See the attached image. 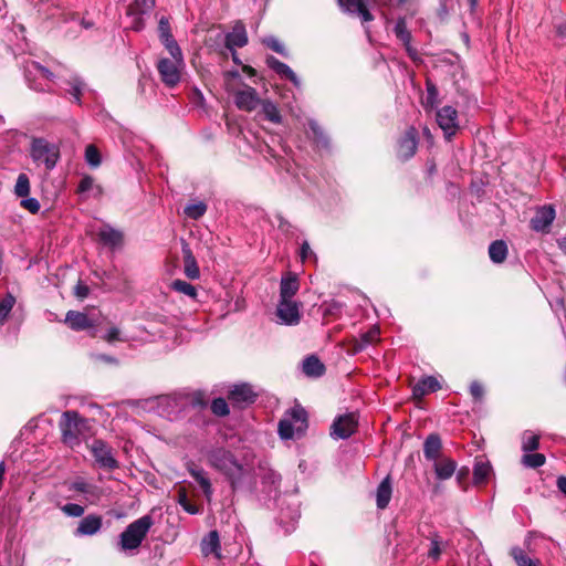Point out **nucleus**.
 Here are the masks:
<instances>
[{"mask_svg": "<svg viewBox=\"0 0 566 566\" xmlns=\"http://www.w3.org/2000/svg\"><path fill=\"white\" fill-rule=\"evenodd\" d=\"M208 464L229 483L233 493H252L256 486L255 469L245 458L239 459L223 447H213L207 452Z\"/></svg>", "mask_w": 566, "mask_h": 566, "instance_id": "nucleus-1", "label": "nucleus"}, {"mask_svg": "<svg viewBox=\"0 0 566 566\" xmlns=\"http://www.w3.org/2000/svg\"><path fill=\"white\" fill-rule=\"evenodd\" d=\"M62 442L70 448L80 446L81 440L91 434V426L75 410L62 413L60 423Z\"/></svg>", "mask_w": 566, "mask_h": 566, "instance_id": "nucleus-2", "label": "nucleus"}, {"mask_svg": "<svg viewBox=\"0 0 566 566\" xmlns=\"http://www.w3.org/2000/svg\"><path fill=\"white\" fill-rule=\"evenodd\" d=\"M153 517L144 515L130 523L119 535V548L124 552L137 549L153 526Z\"/></svg>", "mask_w": 566, "mask_h": 566, "instance_id": "nucleus-3", "label": "nucleus"}, {"mask_svg": "<svg viewBox=\"0 0 566 566\" xmlns=\"http://www.w3.org/2000/svg\"><path fill=\"white\" fill-rule=\"evenodd\" d=\"M437 123L442 129L447 140H451L460 128L458 111L450 105H446L437 111Z\"/></svg>", "mask_w": 566, "mask_h": 566, "instance_id": "nucleus-4", "label": "nucleus"}, {"mask_svg": "<svg viewBox=\"0 0 566 566\" xmlns=\"http://www.w3.org/2000/svg\"><path fill=\"white\" fill-rule=\"evenodd\" d=\"M184 66V61L169 60L163 57L157 63V70L161 82L168 87H175L181 78L180 70Z\"/></svg>", "mask_w": 566, "mask_h": 566, "instance_id": "nucleus-5", "label": "nucleus"}, {"mask_svg": "<svg viewBox=\"0 0 566 566\" xmlns=\"http://www.w3.org/2000/svg\"><path fill=\"white\" fill-rule=\"evenodd\" d=\"M301 303L293 300H280L276 306V316L281 324L297 325L301 321Z\"/></svg>", "mask_w": 566, "mask_h": 566, "instance_id": "nucleus-6", "label": "nucleus"}, {"mask_svg": "<svg viewBox=\"0 0 566 566\" xmlns=\"http://www.w3.org/2000/svg\"><path fill=\"white\" fill-rule=\"evenodd\" d=\"M357 428L355 413H346L337 417L331 426V436L334 439H348Z\"/></svg>", "mask_w": 566, "mask_h": 566, "instance_id": "nucleus-7", "label": "nucleus"}, {"mask_svg": "<svg viewBox=\"0 0 566 566\" xmlns=\"http://www.w3.org/2000/svg\"><path fill=\"white\" fill-rule=\"evenodd\" d=\"M91 452L101 468L107 470L118 468V462L114 458L112 449L103 440H94L91 444Z\"/></svg>", "mask_w": 566, "mask_h": 566, "instance_id": "nucleus-8", "label": "nucleus"}, {"mask_svg": "<svg viewBox=\"0 0 566 566\" xmlns=\"http://www.w3.org/2000/svg\"><path fill=\"white\" fill-rule=\"evenodd\" d=\"M60 159V145L38 138V163H44L45 168L51 170Z\"/></svg>", "mask_w": 566, "mask_h": 566, "instance_id": "nucleus-9", "label": "nucleus"}, {"mask_svg": "<svg viewBox=\"0 0 566 566\" xmlns=\"http://www.w3.org/2000/svg\"><path fill=\"white\" fill-rule=\"evenodd\" d=\"M555 217L556 211L552 205L538 207L535 216L531 219V228L536 232H548Z\"/></svg>", "mask_w": 566, "mask_h": 566, "instance_id": "nucleus-10", "label": "nucleus"}, {"mask_svg": "<svg viewBox=\"0 0 566 566\" xmlns=\"http://www.w3.org/2000/svg\"><path fill=\"white\" fill-rule=\"evenodd\" d=\"M418 147V132L415 127H409L403 136L398 142L397 156L401 160H408L417 151Z\"/></svg>", "mask_w": 566, "mask_h": 566, "instance_id": "nucleus-11", "label": "nucleus"}, {"mask_svg": "<svg viewBox=\"0 0 566 566\" xmlns=\"http://www.w3.org/2000/svg\"><path fill=\"white\" fill-rule=\"evenodd\" d=\"M260 103L256 90L251 86L244 85V88L234 93V104L241 111L252 112Z\"/></svg>", "mask_w": 566, "mask_h": 566, "instance_id": "nucleus-12", "label": "nucleus"}, {"mask_svg": "<svg viewBox=\"0 0 566 566\" xmlns=\"http://www.w3.org/2000/svg\"><path fill=\"white\" fill-rule=\"evenodd\" d=\"M259 469H260V478H261V483L263 485V491L269 496H276V494L279 493V490H280V485H281V480H282L281 474H279L273 469H271L266 465H263V464H259Z\"/></svg>", "mask_w": 566, "mask_h": 566, "instance_id": "nucleus-13", "label": "nucleus"}, {"mask_svg": "<svg viewBox=\"0 0 566 566\" xmlns=\"http://www.w3.org/2000/svg\"><path fill=\"white\" fill-rule=\"evenodd\" d=\"M248 44V33L242 21H237L232 30L224 35V46L229 51L237 48H243Z\"/></svg>", "mask_w": 566, "mask_h": 566, "instance_id": "nucleus-14", "label": "nucleus"}, {"mask_svg": "<svg viewBox=\"0 0 566 566\" xmlns=\"http://www.w3.org/2000/svg\"><path fill=\"white\" fill-rule=\"evenodd\" d=\"M103 525V517L97 514H88L83 517L74 531V536H93L97 534Z\"/></svg>", "mask_w": 566, "mask_h": 566, "instance_id": "nucleus-15", "label": "nucleus"}, {"mask_svg": "<svg viewBox=\"0 0 566 566\" xmlns=\"http://www.w3.org/2000/svg\"><path fill=\"white\" fill-rule=\"evenodd\" d=\"M339 8L347 13H357L363 22L374 19L366 6V0H337Z\"/></svg>", "mask_w": 566, "mask_h": 566, "instance_id": "nucleus-16", "label": "nucleus"}, {"mask_svg": "<svg viewBox=\"0 0 566 566\" xmlns=\"http://www.w3.org/2000/svg\"><path fill=\"white\" fill-rule=\"evenodd\" d=\"M229 400L239 406L254 402L255 394L248 384L234 385L229 391Z\"/></svg>", "mask_w": 566, "mask_h": 566, "instance_id": "nucleus-17", "label": "nucleus"}, {"mask_svg": "<svg viewBox=\"0 0 566 566\" xmlns=\"http://www.w3.org/2000/svg\"><path fill=\"white\" fill-rule=\"evenodd\" d=\"M200 551L205 557L213 555L216 558H221V544L219 533L213 530L210 531L200 543Z\"/></svg>", "mask_w": 566, "mask_h": 566, "instance_id": "nucleus-18", "label": "nucleus"}, {"mask_svg": "<svg viewBox=\"0 0 566 566\" xmlns=\"http://www.w3.org/2000/svg\"><path fill=\"white\" fill-rule=\"evenodd\" d=\"M266 65L275 73H277L281 77L291 81L296 87L301 86L300 78L287 64L270 55L266 57Z\"/></svg>", "mask_w": 566, "mask_h": 566, "instance_id": "nucleus-19", "label": "nucleus"}, {"mask_svg": "<svg viewBox=\"0 0 566 566\" xmlns=\"http://www.w3.org/2000/svg\"><path fill=\"white\" fill-rule=\"evenodd\" d=\"M395 35L399 41H401L406 48L408 55L415 60L417 56V50L411 46V33L407 29V23L405 18H398L395 28Z\"/></svg>", "mask_w": 566, "mask_h": 566, "instance_id": "nucleus-20", "label": "nucleus"}, {"mask_svg": "<svg viewBox=\"0 0 566 566\" xmlns=\"http://www.w3.org/2000/svg\"><path fill=\"white\" fill-rule=\"evenodd\" d=\"M65 323L75 332L85 331L94 326L93 321L87 314L77 311H69L65 316Z\"/></svg>", "mask_w": 566, "mask_h": 566, "instance_id": "nucleus-21", "label": "nucleus"}, {"mask_svg": "<svg viewBox=\"0 0 566 566\" xmlns=\"http://www.w3.org/2000/svg\"><path fill=\"white\" fill-rule=\"evenodd\" d=\"M442 441L439 434H429L423 442V455L428 461H437L441 457Z\"/></svg>", "mask_w": 566, "mask_h": 566, "instance_id": "nucleus-22", "label": "nucleus"}, {"mask_svg": "<svg viewBox=\"0 0 566 566\" xmlns=\"http://www.w3.org/2000/svg\"><path fill=\"white\" fill-rule=\"evenodd\" d=\"M441 388L439 381L432 377L428 376L419 380L412 388V396L415 398H422L423 396L434 392Z\"/></svg>", "mask_w": 566, "mask_h": 566, "instance_id": "nucleus-23", "label": "nucleus"}, {"mask_svg": "<svg viewBox=\"0 0 566 566\" xmlns=\"http://www.w3.org/2000/svg\"><path fill=\"white\" fill-rule=\"evenodd\" d=\"M433 469L437 479L448 480L454 474L457 463L450 458H440L433 462Z\"/></svg>", "mask_w": 566, "mask_h": 566, "instance_id": "nucleus-24", "label": "nucleus"}, {"mask_svg": "<svg viewBox=\"0 0 566 566\" xmlns=\"http://www.w3.org/2000/svg\"><path fill=\"white\" fill-rule=\"evenodd\" d=\"M300 289L296 275L283 276L280 282V300H292Z\"/></svg>", "mask_w": 566, "mask_h": 566, "instance_id": "nucleus-25", "label": "nucleus"}, {"mask_svg": "<svg viewBox=\"0 0 566 566\" xmlns=\"http://www.w3.org/2000/svg\"><path fill=\"white\" fill-rule=\"evenodd\" d=\"M99 240L111 248H115L122 244L123 233L111 226H104L98 231Z\"/></svg>", "mask_w": 566, "mask_h": 566, "instance_id": "nucleus-26", "label": "nucleus"}, {"mask_svg": "<svg viewBox=\"0 0 566 566\" xmlns=\"http://www.w3.org/2000/svg\"><path fill=\"white\" fill-rule=\"evenodd\" d=\"M392 488L390 476H386L378 485L376 492L377 507L384 510L388 506L391 499Z\"/></svg>", "mask_w": 566, "mask_h": 566, "instance_id": "nucleus-27", "label": "nucleus"}, {"mask_svg": "<svg viewBox=\"0 0 566 566\" xmlns=\"http://www.w3.org/2000/svg\"><path fill=\"white\" fill-rule=\"evenodd\" d=\"M184 254V263H185V274L190 280H197L200 276L199 266L197 264L196 258L193 256L188 244H184L182 247Z\"/></svg>", "mask_w": 566, "mask_h": 566, "instance_id": "nucleus-28", "label": "nucleus"}, {"mask_svg": "<svg viewBox=\"0 0 566 566\" xmlns=\"http://www.w3.org/2000/svg\"><path fill=\"white\" fill-rule=\"evenodd\" d=\"M190 475L196 480V482L199 484L200 489L202 490L206 499L210 501L213 489L211 485V482L209 478L207 476V473L203 469L200 468H192L189 470Z\"/></svg>", "mask_w": 566, "mask_h": 566, "instance_id": "nucleus-29", "label": "nucleus"}, {"mask_svg": "<svg viewBox=\"0 0 566 566\" xmlns=\"http://www.w3.org/2000/svg\"><path fill=\"white\" fill-rule=\"evenodd\" d=\"M303 373L308 377H321L325 373L324 364L315 355L303 360Z\"/></svg>", "mask_w": 566, "mask_h": 566, "instance_id": "nucleus-30", "label": "nucleus"}, {"mask_svg": "<svg viewBox=\"0 0 566 566\" xmlns=\"http://www.w3.org/2000/svg\"><path fill=\"white\" fill-rule=\"evenodd\" d=\"M19 64L24 74L25 82L28 83L31 90L34 88L35 77V61L31 54L20 56Z\"/></svg>", "mask_w": 566, "mask_h": 566, "instance_id": "nucleus-31", "label": "nucleus"}, {"mask_svg": "<svg viewBox=\"0 0 566 566\" xmlns=\"http://www.w3.org/2000/svg\"><path fill=\"white\" fill-rule=\"evenodd\" d=\"M285 418L292 419V422L296 426L297 433H303L307 427V412L301 407L292 408Z\"/></svg>", "mask_w": 566, "mask_h": 566, "instance_id": "nucleus-32", "label": "nucleus"}, {"mask_svg": "<svg viewBox=\"0 0 566 566\" xmlns=\"http://www.w3.org/2000/svg\"><path fill=\"white\" fill-rule=\"evenodd\" d=\"M77 192L81 195L91 193V196L97 198L102 196L103 189L99 185H95L92 176H84L78 184Z\"/></svg>", "mask_w": 566, "mask_h": 566, "instance_id": "nucleus-33", "label": "nucleus"}, {"mask_svg": "<svg viewBox=\"0 0 566 566\" xmlns=\"http://www.w3.org/2000/svg\"><path fill=\"white\" fill-rule=\"evenodd\" d=\"M489 255L492 262L502 263L507 255V245L503 240H495L489 247Z\"/></svg>", "mask_w": 566, "mask_h": 566, "instance_id": "nucleus-34", "label": "nucleus"}, {"mask_svg": "<svg viewBox=\"0 0 566 566\" xmlns=\"http://www.w3.org/2000/svg\"><path fill=\"white\" fill-rule=\"evenodd\" d=\"M511 556L513 557L514 562L517 566H542V563L539 559L531 558L524 549H522L518 546H514L511 548Z\"/></svg>", "mask_w": 566, "mask_h": 566, "instance_id": "nucleus-35", "label": "nucleus"}, {"mask_svg": "<svg viewBox=\"0 0 566 566\" xmlns=\"http://www.w3.org/2000/svg\"><path fill=\"white\" fill-rule=\"evenodd\" d=\"M64 82L70 86L69 93L72 95L75 103L81 105V96L85 88L84 81L77 75H71L70 78L64 80Z\"/></svg>", "mask_w": 566, "mask_h": 566, "instance_id": "nucleus-36", "label": "nucleus"}, {"mask_svg": "<svg viewBox=\"0 0 566 566\" xmlns=\"http://www.w3.org/2000/svg\"><path fill=\"white\" fill-rule=\"evenodd\" d=\"M521 448L524 453L534 452L539 448V434L525 430L521 437Z\"/></svg>", "mask_w": 566, "mask_h": 566, "instance_id": "nucleus-37", "label": "nucleus"}, {"mask_svg": "<svg viewBox=\"0 0 566 566\" xmlns=\"http://www.w3.org/2000/svg\"><path fill=\"white\" fill-rule=\"evenodd\" d=\"M262 113L265 118L274 124H280L282 122V116L276 105L269 99L261 101Z\"/></svg>", "mask_w": 566, "mask_h": 566, "instance_id": "nucleus-38", "label": "nucleus"}, {"mask_svg": "<svg viewBox=\"0 0 566 566\" xmlns=\"http://www.w3.org/2000/svg\"><path fill=\"white\" fill-rule=\"evenodd\" d=\"M546 457L543 453L527 452L521 458V463L525 468L537 469L545 464Z\"/></svg>", "mask_w": 566, "mask_h": 566, "instance_id": "nucleus-39", "label": "nucleus"}, {"mask_svg": "<svg viewBox=\"0 0 566 566\" xmlns=\"http://www.w3.org/2000/svg\"><path fill=\"white\" fill-rule=\"evenodd\" d=\"M491 465L489 462H484V461H479L475 463L474 465V469H473V480H474V483L475 484H481V483H484L490 473H491Z\"/></svg>", "mask_w": 566, "mask_h": 566, "instance_id": "nucleus-40", "label": "nucleus"}, {"mask_svg": "<svg viewBox=\"0 0 566 566\" xmlns=\"http://www.w3.org/2000/svg\"><path fill=\"white\" fill-rule=\"evenodd\" d=\"M207 212V205L203 201H195L191 203H188L185 209L184 213L193 220L200 219L205 213Z\"/></svg>", "mask_w": 566, "mask_h": 566, "instance_id": "nucleus-41", "label": "nucleus"}, {"mask_svg": "<svg viewBox=\"0 0 566 566\" xmlns=\"http://www.w3.org/2000/svg\"><path fill=\"white\" fill-rule=\"evenodd\" d=\"M379 335V331L377 328H373L367 333H364L358 340L355 342L354 352L358 353L364 350L367 346L373 344Z\"/></svg>", "mask_w": 566, "mask_h": 566, "instance_id": "nucleus-42", "label": "nucleus"}, {"mask_svg": "<svg viewBox=\"0 0 566 566\" xmlns=\"http://www.w3.org/2000/svg\"><path fill=\"white\" fill-rule=\"evenodd\" d=\"M446 543L441 539L438 534H433L430 538V548L428 551V557L432 560H438L442 554Z\"/></svg>", "mask_w": 566, "mask_h": 566, "instance_id": "nucleus-43", "label": "nucleus"}, {"mask_svg": "<svg viewBox=\"0 0 566 566\" xmlns=\"http://www.w3.org/2000/svg\"><path fill=\"white\" fill-rule=\"evenodd\" d=\"M160 41L165 45L166 50L169 52V54L171 55V57L174 60L179 61V62L184 61L182 51H181L179 44L177 43V41L175 40L174 35L163 39Z\"/></svg>", "mask_w": 566, "mask_h": 566, "instance_id": "nucleus-44", "label": "nucleus"}, {"mask_svg": "<svg viewBox=\"0 0 566 566\" xmlns=\"http://www.w3.org/2000/svg\"><path fill=\"white\" fill-rule=\"evenodd\" d=\"M146 14V12H139L137 9L128 7L127 9V15L130 18V24L129 28L134 31H140L145 27V20L143 15Z\"/></svg>", "mask_w": 566, "mask_h": 566, "instance_id": "nucleus-45", "label": "nucleus"}, {"mask_svg": "<svg viewBox=\"0 0 566 566\" xmlns=\"http://www.w3.org/2000/svg\"><path fill=\"white\" fill-rule=\"evenodd\" d=\"M171 287L174 291L178 292V293H181V294H185L191 298H196L197 296V290L196 287L186 282V281H182V280H175L172 281L171 283Z\"/></svg>", "mask_w": 566, "mask_h": 566, "instance_id": "nucleus-46", "label": "nucleus"}, {"mask_svg": "<svg viewBox=\"0 0 566 566\" xmlns=\"http://www.w3.org/2000/svg\"><path fill=\"white\" fill-rule=\"evenodd\" d=\"M296 432V426L292 422V419L285 417L279 422V434L282 439H292Z\"/></svg>", "mask_w": 566, "mask_h": 566, "instance_id": "nucleus-47", "label": "nucleus"}, {"mask_svg": "<svg viewBox=\"0 0 566 566\" xmlns=\"http://www.w3.org/2000/svg\"><path fill=\"white\" fill-rule=\"evenodd\" d=\"M14 193L17 195V197L20 198H24L30 193V180L25 174H20L18 176L14 186Z\"/></svg>", "mask_w": 566, "mask_h": 566, "instance_id": "nucleus-48", "label": "nucleus"}, {"mask_svg": "<svg viewBox=\"0 0 566 566\" xmlns=\"http://www.w3.org/2000/svg\"><path fill=\"white\" fill-rule=\"evenodd\" d=\"M14 302H15L14 297L10 294H8L3 298H0V324L1 325L8 318V315L10 314V312L14 305Z\"/></svg>", "mask_w": 566, "mask_h": 566, "instance_id": "nucleus-49", "label": "nucleus"}, {"mask_svg": "<svg viewBox=\"0 0 566 566\" xmlns=\"http://www.w3.org/2000/svg\"><path fill=\"white\" fill-rule=\"evenodd\" d=\"M427 96H426V101L423 103L424 107L428 108H433L434 106H437L438 104V88L437 86L431 82V81H427Z\"/></svg>", "mask_w": 566, "mask_h": 566, "instance_id": "nucleus-50", "label": "nucleus"}, {"mask_svg": "<svg viewBox=\"0 0 566 566\" xmlns=\"http://www.w3.org/2000/svg\"><path fill=\"white\" fill-rule=\"evenodd\" d=\"M85 160L92 167H98L101 165V155L94 145L86 146Z\"/></svg>", "mask_w": 566, "mask_h": 566, "instance_id": "nucleus-51", "label": "nucleus"}, {"mask_svg": "<svg viewBox=\"0 0 566 566\" xmlns=\"http://www.w3.org/2000/svg\"><path fill=\"white\" fill-rule=\"evenodd\" d=\"M211 411L220 417H224L230 412L228 403L223 398H216L212 400Z\"/></svg>", "mask_w": 566, "mask_h": 566, "instance_id": "nucleus-52", "label": "nucleus"}, {"mask_svg": "<svg viewBox=\"0 0 566 566\" xmlns=\"http://www.w3.org/2000/svg\"><path fill=\"white\" fill-rule=\"evenodd\" d=\"M61 77L60 73L50 71L48 67L42 66L38 63V82L48 81L54 83V78ZM40 83H38L39 85Z\"/></svg>", "mask_w": 566, "mask_h": 566, "instance_id": "nucleus-53", "label": "nucleus"}, {"mask_svg": "<svg viewBox=\"0 0 566 566\" xmlns=\"http://www.w3.org/2000/svg\"><path fill=\"white\" fill-rule=\"evenodd\" d=\"M308 126H310L312 133L315 136L316 143L321 144L323 146H327V144H328L327 137L325 136L323 129L319 127L317 122L310 120Z\"/></svg>", "mask_w": 566, "mask_h": 566, "instance_id": "nucleus-54", "label": "nucleus"}, {"mask_svg": "<svg viewBox=\"0 0 566 566\" xmlns=\"http://www.w3.org/2000/svg\"><path fill=\"white\" fill-rule=\"evenodd\" d=\"M62 511L67 516L72 517H80L84 514V507L76 503H66L64 506H62Z\"/></svg>", "mask_w": 566, "mask_h": 566, "instance_id": "nucleus-55", "label": "nucleus"}, {"mask_svg": "<svg viewBox=\"0 0 566 566\" xmlns=\"http://www.w3.org/2000/svg\"><path fill=\"white\" fill-rule=\"evenodd\" d=\"M263 43L268 48L273 50L274 52H276L281 55H286L284 45L276 38H274V36L266 38L263 40Z\"/></svg>", "mask_w": 566, "mask_h": 566, "instance_id": "nucleus-56", "label": "nucleus"}, {"mask_svg": "<svg viewBox=\"0 0 566 566\" xmlns=\"http://www.w3.org/2000/svg\"><path fill=\"white\" fill-rule=\"evenodd\" d=\"M155 6V0H135L129 7L139 12L148 13Z\"/></svg>", "mask_w": 566, "mask_h": 566, "instance_id": "nucleus-57", "label": "nucleus"}, {"mask_svg": "<svg viewBox=\"0 0 566 566\" xmlns=\"http://www.w3.org/2000/svg\"><path fill=\"white\" fill-rule=\"evenodd\" d=\"M158 32L160 40L172 36V33L170 31V24L166 17L160 18L158 23Z\"/></svg>", "mask_w": 566, "mask_h": 566, "instance_id": "nucleus-58", "label": "nucleus"}, {"mask_svg": "<svg viewBox=\"0 0 566 566\" xmlns=\"http://www.w3.org/2000/svg\"><path fill=\"white\" fill-rule=\"evenodd\" d=\"M179 504L180 506L189 514H197L199 513V507L196 504H192L187 499V495L185 493L180 494L179 496Z\"/></svg>", "mask_w": 566, "mask_h": 566, "instance_id": "nucleus-59", "label": "nucleus"}, {"mask_svg": "<svg viewBox=\"0 0 566 566\" xmlns=\"http://www.w3.org/2000/svg\"><path fill=\"white\" fill-rule=\"evenodd\" d=\"M88 294H90V287L83 281L80 280L76 283V285L74 286V295L78 300H84L88 296Z\"/></svg>", "mask_w": 566, "mask_h": 566, "instance_id": "nucleus-60", "label": "nucleus"}, {"mask_svg": "<svg viewBox=\"0 0 566 566\" xmlns=\"http://www.w3.org/2000/svg\"><path fill=\"white\" fill-rule=\"evenodd\" d=\"M104 339L107 342V343H114V342H117V340H123L120 338V331L113 326L111 327L107 333L105 334L104 336Z\"/></svg>", "mask_w": 566, "mask_h": 566, "instance_id": "nucleus-61", "label": "nucleus"}, {"mask_svg": "<svg viewBox=\"0 0 566 566\" xmlns=\"http://www.w3.org/2000/svg\"><path fill=\"white\" fill-rule=\"evenodd\" d=\"M470 392L475 400H481L484 394V389L481 384L473 381L470 385Z\"/></svg>", "mask_w": 566, "mask_h": 566, "instance_id": "nucleus-62", "label": "nucleus"}, {"mask_svg": "<svg viewBox=\"0 0 566 566\" xmlns=\"http://www.w3.org/2000/svg\"><path fill=\"white\" fill-rule=\"evenodd\" d=\"M33 426L31 423H28L23 427V429L20 431V440H27L28 443H30L33 434Z\"/></svg>", "mask_w": 566, "mask_h": 566, "instance_id": "nucleus-63", "label": "nucleus"}, {"mask_svg": "<svg viewBox=\"0 0 566 566\" xmlns=\"http://www.w3.org/2000/svg\"><path fill=\"white\" fill-rule=\"evenodd\" d=\"M21 206L29 210L31 213L35 214V198L22 199Z\"/></svg>", "mask_w": 566, "mask_h": 566, "instance_id": "nucleus-64", "label": "nucleus"}]
</instances>
